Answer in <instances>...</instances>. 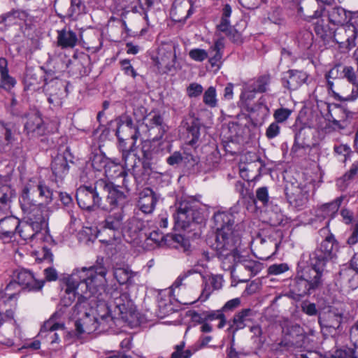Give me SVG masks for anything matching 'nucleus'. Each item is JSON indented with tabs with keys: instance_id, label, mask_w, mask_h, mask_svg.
<instances>
[{
	"instance_id": "aec40b11",
	"label": "nucleus",
	"mask_w": 358,
	"mask_h": 358,
	"mask_svg": "<svg viewBox=\"0 0 358 358\" xmlns=\"http://www.w3.org/2000/svg\"><path fill=\"white\" fill-rule=\"evenodd\" d=\"M342 320L343 314L335 310L323 312L319 316V323L324 334L336 332L340 327Z\"/></svg>"
},
{
	"instance_id": "c03bdc74",
	"label": "nucleus",
	"mask_w": 358,
	"mask_h": 358,
	"mask_svg": "<svg viewBox=\"0 0 358 358\" xmlns=\"http://www.w3.org/2000/svg\"><path fill=\"white\" fill-rule=\"evenodd\" d=\"M20 12L17 10L8 12L0 16V30L5 31L8 27L18 22Z\"/></svg>"
},
{
	"instance_id": "a878e982",
	"label": "nucleus",
	"mask_w": 358,
	"mask_h": 358,
	"mask_svg": "<svg viewBox=\"0 0 358 358\" xmlns=\"http://www.w3.org/2000/svg\"><path fill=\"white\" fill-rule=\"evenodd\" d=\"M20 220L13 216L0 220V239L4 243H10L17 233Z\"/></svg>"
},
{
	"instance_id": "9d476101",
	"label": "nucleus",
	"mask_w": 358,
	"mask_h": 358,
	"mask_svg": "<svg viewBox=\"0 0 358 358\" xmlns=\"http://www.w3.org/2000/svg\"><path fill=\"white\" fill-rule=\"evenodd\" d=\"M63 314L64 310L61 308L56 311L51 317L43 324L38 335V337L40 338L43 343L55 344L59 342V336L55 331L63 329L64 327L63 322L57 321Z\"/></svg>"
},
{
	"instance_id": "052dcab7",
	"label": "nucleus",
	"mask_w": 358,
	"mask_h": 358,
	"mask_svg": "<svg viewBox=\"0 0 358 358\" xmlns=\"http://www.w3.org/2000/svg\"><path fill=\"white\" fill-rule=\"evenodd\" d=\"M292 113V110L289 108H280L274 111L273 117L276 122L282 123L285 122L289 117Z\"/></svg>"
},
{
	"instance_id": "09e8293b",
	"label": "nucleus",
	"mask_w": 358,
	"mask_h": 358,
	"mask_svg": "<svg viewBox=\"0 0 358 358\" xmlns=\"http://www.w3.org/2000/svg\"><path fill=\"white\" fill-rule=\"evenodd\" d=\"M196 273L194 269L188 270L183 273L180 274L175 280L171 286V290L173 294L179 295L180 292L185 288V285L183 284V281L189 275Z\"/></svg>"
},
{
	"instance_id": "680f3d73",
	"label": "nucleus",
	"mask_w": 358,
	"mask_h": 358,
	"mask_svg": "<svg viewBox=\"0 0 358 358\" xmlns=\"http://www.w3.org/2000/svg\"><path fill=\"white\" fill-rule=\"evenodd\" d=\"M252 107L256 108L255 112H250L251 113H257V116L264 117L269 114V108L264 102L263 97L260 98L257 104L252 105Z\"/></svg>"
},
{
	"instance_id": "37998d69",
	"label": "nucleus",
	"mask_w": 358,
	"mask_h": 358,
	"mask_svg": "<svg viewBox=\"0 0 358 358\" xmlns=\"http://www.w3.org/2000/svg\"><path fill=\"white\" fill-rule=\"evenodd\" d=\"M329 20L334 24H343L348 20L346 10L341 6H335L328 10Z\"/></svg>"
},
{
	"instance_id": "a18cd8bd",
	"label": "nucleus",
	"mask_w": 358,
	"mask_h": 358,
	"mask_svg": "<svg viewBox=\"0 0 358 358\" xmlns=\"http://www.w3.org/2000/svg\"><path fill=\"white\" fill-rule=\"evenodd\" d=\"M15 196V190L8 185L0 186V208L10 206L12 198Z\"/></svg>"
},
{
	"instance_id": "58836bf2",
	"label": "nucleus",
	"mask_w": 358,
	"mask_h": 358,
	"mask_svg": "<svg viewBox=\"0 0 358 358\" xmlns=\"http://www.w3.org/2000/svg\"><path fill=\"white\" fill-rule=\"evenodd\" d=\"M339 275L341 280L349 288L355 289L358 287V273L352 268L342 269Z\"/></svg>"
},
{
	"instance_id": "1a4fd4ad",
	"label": "nucleus",
	"mask_w": 358,
	"mask_h": 358,
	"mask_svg": "<svg viewBox=\"0 0 358 358\" xmlns=\"http://www.w3.org/2000/svg\"><path fill=\"white\" fill-rule=\"evenodd\" d=\"M124 212L121 210H118L106 217L103 222L102 233L107 234L109 238L101 239V242L111 244L113 241L121 239L124 233Z\"/></svg>"
},
{
	"instance_id": "a19ab883",
	"label": "nucleus",
	"mask_w": 358,
	"mask_h": 358,
	"mask_svg": "<svg viewBox=\"0 0 358 358\" xmlns=\"http://www.w3.org/2000/svg\"><path fill=\"white\" fill-rule=\"evenodd\" d=\"M255 92H257L255 91L250 85H247L241 95V104L248 112H255L256 110V108L252 107L251 103V101L255 97Z\"/></svg>"
},
{
	"instance_id": "bb28decb",
	"label": "nucleus",
	"mask_w": 358,
	"mask_h": 358,
	"mask_svg": "<svg viewBox=\"0 0 358 358\" xmlns=\"http://www.w3.org/2000/svg\"><path fill=\"white\" fill-rule=\"evenodd\" d=\"M113 276L120 285H125L127 287H130L135 285L139 280L140 273L133 271L126 266L114 268Z\"/></svg>"
},
{
	"instance_id": "6e6552de",
	"label": "nucleus",
	"mask_w": 358,
	"mask_h": 358,
	"mask_svg": "<svg viewBox=\"0 0 358 358\" xmlns=\"http://www.w3.org/2000/svg\"><path fill=\"white\" fill-rule=\"evenodd\" d=\"M122 158L124 162L123 164H121L116 159H110L108 165L104 171L105 176L108 179H116L122 176L125 175L127 170L131 173L132 177L134 178L137 183L141 182L140 176L142 171V167L140 158L138 157V163L134 160L130 161V166H127L122 157Z\"/></svg>"
},
{
	"instance_id": "49530a36",
	"label": "nucleus",
	"mask_w": 358,
	"mask_h": 358,
	"mask_svg": "<svg viewBox=\"0 0 358 358\" xmlns=\"http://www.w3.org/2000/svg\"><path fill=\"white\" fill-rule=\"evenodd\" d=\"M99 233L101 232L96 227H84L78 232V237L80 241L87 243L93 242L98 237Z\"/></svg>"
},
{
	"instance_id": "39448f33",
	"label": "nucleus",
	"mask_w": 358,
	"mask_h": 358,
	"mask_svg": "<svg viewBox=\"0 0 358 358\" xmlns=\"http://www.w3.org/2000/svg\"><path fill=\"white\" fill-rule=\"evenodd\" d=\"M22 211L26 217L24 221H20L17 234L26 241H43L44 238L43 231L48 225L47 215L31 209Z\"/></svg>"
},
{
	"instance_id": "a211bd4d",
	"label": "nucleus",
	"mask_w": 358,
	"mask_h": 358,
	"mask_svg": "<svg viewBox=\"0 0 358 358\" xmlns=\"http://www.w3.org/2000/svg\"><path fill=\"white\" fill-rule=\"evenodd\" d=\"M171 148V145L169 141H143L141 150L145 159L154 160L170 152Z\"/></svg>"
},
{
	"instance_id": "b1692460",
	"label": "nucleus",
	"mask_w": 358,
	"mask_h": 358,
	"mask_svg": "<svg viewBox=\"0 0 358 358\" xmlns=\"http://www.w3.org/2000/svg\"><path fill=\"white\" fill-rule=\"evenodd\" d=\"M24 131L29 138H35L44 134L45 127L38 112H33L27 115Z\"/></svg>"
},
{
	"instance_id": "f8f14e48",
	"label": "nucleus",
	"mask_w": 358,
	"mask_h": 358,
	"mask_svg": "<svg viewBox=\"0 0 358 358\" xmlns=\"http://www.w3.org/2000/svg\"><path fill=\"white\" fill-rule=\"evenodd\" d=\"M176 52L171 47H160L157 55L152 58L159 73L167 74L176 71Z\"/></svg>"
},
{
	"instance_id": "4468645a",
	"label": "nucleus",
	"mask_w": 358,
	"mask_h": 358,
	"mask_svg": "<svg viewBox=\"0 0 358 358\" xmlns=\"http://www.w3.org/2000/svg\"><path fill=\"white\" fill-rule=\"evenodd\" d=\"M334 238L328 236L320 243L310 256V264L315 266L324 268L327 262L334 257Z\"/></svg>"
},
{
	"instance_id": "8fccbe9b",
	"label": "nucleus",
	"mask_w": 358,
	"mask_h": 358,
	"mask_svg": "<svg viewBox=\"0 0 358 358\" xmlns=\"http://www.w3.org/2000/svg\"><path fill=\"white\" fill-rule=\"evenodd\" d=\"M168 127L166 124L157 127H150L146 129L144 131L145 136L147 138H151L152 141L161 142L160 140L163 138L164 134L167 131Z\"/></svg>"
},
{
	"instance_id": "864d4df0",
	"label": "nucleus",
	"mask_w": 358,
	"mask_h": 358,
	"mask_svg": "<svg viewBox=\"0 0 358 358\" xmlns=\"http://www.w3.org/2000/svg\"><path fill=\"white\" fill-rule=\"evenodd\" d=\"M204 319L207 321L219 320L218 328L224 326V307L216 310H210L203 313Z\"/></svg>"
},
{
	"instance_id": "6ab92c4d",
	"label": "nucleus",
	"mask_w": 358,
	"mask_h": 358,
	"mask_svg": "<svg viewBox=\"0 0 358 358\" xmlns=\"http://www.w3.org/2000/svg\"><path fill=\"white\" fill-rule=\"evenodd\" d=\"M43 92L48 97V103L54 107H59L62 104L66 89L63 83L57 79L45 81Z\"/></svg>"
},
{
	"instance_id": "cd10ccee",
	"label": "nucleus",
	"mask_w": 358,
	"mask_h": 358,
	"mask_svg": "<svg viewBox=\"0 0 358 358\" xmlns=\"http://www.w3.org/2000/svg\"><path fill=\"white\" fill-rule=\"evenodd\" d=\"M159 196L150 188H145L139 193L138 206L145 214L152 213L158 201Z\"/></svg>"
},
{
	"instance_id": "79ce46f5",
	"label": "nucleus",
	"mask_w": 358,
	"mask_h": 358,
	"mask_svg": "<svg viewBox=\"0 0 358 358\" xmlns=\"http://www.w3.org/2000/svg\"><path fill=\"white\" fill-rule=\"evenodd\" d=\"M343 66L341 64L335 65L332 67L326 74L325 78L327 82L328 90H333V88L336 86L332 80H343Z\"/></svg>"
},
{
	"instance_id": "603ef678",
	"label": "nucleus",
	"mask_w": 358,
	"mask_h": 358,
	"mask_svg": "<svg viewBox=\"0 0 358 358\" xmlns=\"http://www.w3.org/2000/svg\"><path fill=\"white\" fill-rule=\"evenodd\" d=\"M346 79L351 85H358V69L357 71L351 66H343V80Z\"/></svg>"
},
{
	"instance_id": "e2e57ef3",
	"label": "nucleus",
	"mask_w": 358,
	"mask_h": 358,
	"mask_svg": "<svg viewBox=\"0 0 358 358\" xmlns=\"http://www.w3.org/2000/svg\"><path fill=\"white\" fill-rule=\"evenodd\" d=\"M0 73L1 80L3 85L8 87H13L15 85L16 82L15 79L10 77L8 74L7 66L1 69Z\"/></svg>"
},
{
	"instance_id": "5701e85b",
	"label": "nucleus",
	"mask_w": 358,
	"mask_h": 358,
	"mask_svg": "<svg viewBox=\"0 0 358 358\" xmlns=\"http://www.w3.org/2000/svg\"><path fill=\"white\" fill-rule=\"evenodd\" d=\"M17 130L14 124L2 123L0 129V152L10 150L17 141Z\"/></svg>"
},
{
	"instance_id": "f3484780",
	"label": "nucleus",
	"mask_w": 358,
	"mask_h": 358,
	"mask_svg": "<svg viewBox=\"0 0 358 358\" xmlns=\"http://www.w3.org/2000/svg\"><path fill=\"white\" fill-rule=\"evenodd\" d=\"M285 191L287 200L292 206L301 208L307 204L310 190L306 185L292 183L286 187Z\"/></svg>"
},
{
	"instance_id": "6e6d98bb",
	"label": "nucleus",
	"mask_w": 358,
	"mask_h": 358,
	"mask_svg": "<svg viewBox=\"0 0 358 358\" xmlns=\"http://www.w3.org/2000/svg\"><path fill=\"white\" fill-rule=\"evenodd\" d=\"M225 36L234 43H239L242 42L241 32L234 27L229 25V22L227 19H225Z\"/></svg>"
},
{
	"instance_id": "2f4dec72",
	"label": "nucleus",
	"mask_w": 358,
	"mask_h": 358,
	"mask_svg": "<svg viewBox=\"0 0 358 358\" xmlns=\"http://www.w3.org/2000/svg\"><path fill=\"white\" fill-rule=\"evenodd\" d=\"M283 78V86L289 90H296L307 80L308 75L303 71L289 70Z\"/></svg>"
},
{
	"instance_id": "774afa93",
	"label": "nucleus",
	"mask_w": 358,
	"mask_h": 358,
	"mask_svg": "<svg viewBox=\"0 0 358 358\" xmlns=\"http://www.w3.org/2000/svg\"><path fill=\"white\" fill-rule=\"evenodd\" d=\"M203 87L196 83H191L187 88V93L189 97H197L203 92Z\"/></svg>"
},
{
	"instance_id": "ddd939ff",
	"label": "nucleus",
	"mask_w": 358,
	"mask_h": 358,
	"mask_svg": "<svg viewBox=\"0 0 358 358\" xmlns=\"http://www.w3.org/2000/svg\"><path fill=\"white\" fill-rule=\"evenodd\" d=\"M149 238L158 245H166L169 248H174L182 250L184 252L189 250L190 243L188 239L180 234L164 235L158 231H154L150 234Z\"/></svg>"
},
{
	"instance_id": "393cba45",
	"label": "nucleus",
	"mask_w": 358,
	"mask_h": 358,
	"mask_svg": "<svg viewBox=\"0 0 358 358\" xmlns=\"http://www.w3.org/2000/svg\"><path fill=\"white\" fill-rule=\"evenodd\" d=\"M145 227V222L136 217L129 219L124 224V233L122 237L128 243H138L141 238V232Z\"/></svg>"
},
{
	"instance_id": "2eb2a0df",
	"label": "nucleus",
	"mask_w": 358,
	"mask_h": 358,
	"mask_svg": "<svg viewBox=\"0 0 358 358\" xmlns=\"http://www.w3.org/2000/svg\"><path fill=\"white\" fill-rule=\"evenodd\" d=\"M107 187L103 190V196L106 195V203L108 206L102 207L106 210L117 209L123 210L122 208L127 202V196L120 189V187L115 185L113 182L106 179Z\"/></svg>"
},
{
	"instance_id": "0e129e2a",
	"label": "nucleus",
	"mask_w": 358,
	"mask_h": 358,
	"mask_svg": "<svg viewBox=\"0 0 358 358\" xmlns=\"http://www.w3.org/2000/svg\"><path fill=\"white\" fill-rule=\"evenodd\" d=\"M241 266L250 272L249 278L255 275L260 271L259 264L254 261H245Z\"/></svg>"
},
{
	"instance_id": "4be33fe9",
	"label": "nucleus",
	"mask_w": 358,
	"mask_h": 358,
	"mask_svg": "<svg viewBox=\"0 0 358 358\" xmlns=\"http://www.w3.org/2000/svg\"><path fill=\"white\" fill-rule=\"evenodd\" d=\"M14 278L20 285L29 291H39L44 285V281L36 279L33 273L28 269H17L14 272Z\"/></svg>"
},
{
	"instance_id": "c756f323",
	"label": "nucleus",
	"mask_w": 358,
	"mask_h": 358,
	"mask_svg": "<svg viewBox=\"0 0 358 358\" xmlns=\"http://www.w3.org/2000/svg\"><path fill=\"white\" fill-rule=\"evenodd\" d=\"M181 124L187 131V144L195 146L200 137L201 124L199 120L189 117L184 119Z\"/></svg>"
},
{
	"instance_id": "13d9d810",
	"label": "nucleus",
	"mask_w": 358,
	"mask_h": 358,
	"mask_svg": "<svg viewBox=\"0 0 358 358\" xmlns=\"http://www.w3.org/2000/svg\"><path fill=\"white\" fill-rule=\"evenodd\" d=\"M189 57L195 62H202L208 57V52L204 49L193 48L189 50Z\"/></svg>"
},
{
	"instance_id": "7c9ffc66",
	"label": "nucleus",
	"mask_w": 358,
	"mask_h": 358,
	"mask_svg": "<svg viewBox=\"0 0 358 358\" xmlns=\"http://www.w3.org/2000/svg\"><path fill=\"white\" fill-rule=\"evenodd\" d=\"M335 36L338 43H346V48L351 49L356 45L357 29L352 24H348L340 29Z\"/></svg>"
},
{
	"instance_id": "423d86ee",
	"label": "nucleus",
	"mask_w": 358,
	"mask_h": 358,
	"mask_svg": "<svg viewBox=\"0 0 358 358\" xmlns=\"http://www.w3.org/2000/svg\"><path fill=\"white\" fill-rule=\"evenodd\" d=\"M107 187L106 179H99L94 185H81L76 190V200L79 207L88 211L101 207L103 190Z\"/></svg>"
},
{
	"instance_id": "f704fd0d",
	"label": "nucleus",
	"mask_w": 358,
	"mask_h": 358,
	"mask_svg": "<svg viewBox=\"0 0 358 358\" xmlns=\"http://www.w3.org/2000/svg\"><path fill=\"white\" fill-rule=\"evenodd\" d=\"M255 315L254 311L250 308H245L236 313L233 318L232 324L229 329L236 331L243 329L247 324L251 322L252 317Z\"/></svg>"
},
{
	"instance_id": "338daca9",
	"label": "nucleus",
	"mask_w": 358,
	"mask_h": 358,
	"mask_svg": "<svg viewBox=\"0 0 358 358\" xmlns=\"http://www.w3.org/2000/svg\"><path fill=\"white\" fill-rule=\"evenodd\" d=\"M289 270V266L285 263L275 264L271 265L268 268V273L271 275H280Z\"/></svg>"
},
{
	"instance_id": "c9c22d12",
	"label": "nucleus",
	"mask_w": 358,
	"mask_h": 358,
	"mask_svg": "<svg viewBox=\"0 0 358 358\" xmlns=\"http://www.w3.org/2000/svg\"><path fill=\"white\" fill-rule=\"evenodd\" d=\"M225 239H227V245H231L234 248L231 249V252L225 257V258H233V260L236 262H241L242 261V256L240 255L239 251L237 248L241 243V234L238 230H234L227 237L225 236Z\"/></svg>"
},
{
	"instance_id": "dca6fc26",
	"label": "nucleus",
	"mask_w": 358,
	"mask_h": 358,
	"mask_svg": "<svg viewBox=\"0 0 358 358\" xmlns=\"http://www.w3.org/2000/svg\"><path fill=\"white\" fill-rule=\"evenodd\" d=\"M303 336L302 334L296 335L294 338L292 335H286L279 343H275L271 345L270 351L274 355L287 356L289 353H293L297 348L303 345Z\"/></svg>"
},
{
	"instance_id": "69168bd1",
	"label": "nucleus",
	"mask_w": 358,
	"mask_h": 358,
	"mask_svg": "<svg viewBox=\"0 0 358 358\" xmlns=\"http://www.w3.org/2000/svg\"><path fill=\"white\" fill-rule=\"evenodd\" d=\"M219 163L217 157L213 155L208 156L206 162L204 163L203 171L204 172H209L215 170L218 167Z\"/></svg>"
},
{
	"instance_id": "412c9836",
	"label": "nucleus",
	"mask_w": 358,
	"mask_h": 358,
	"mask_svg": "<svg viewBox=\"0 0 358 358\" xmlns=\"http://www.w3.org/2000/svg\"><path fill=\"white\" fill-rule=\"evenodd\" d=\"M331 92L335 99L341 101H352L358 97V85H351L345 80H338Z\"/></svg>"
},
{
	"instance_id": "4d7b16f0",
	"label": "nucleus",
	"mask_w": 358,
	"mask_h": 358,
	"mask_svg": "<svg viewBox=\"0 0 358 358\" xmlns=\"http://www.w3.org/2000/svg\"><path fill=\"white\" fill-rule=\"evenodd\" d=\"M185 343L182 341L175 346V351L171 354V358H190L193 355L190 350H184Z\"/></svg>"
},
{
	"instance_id": "e433bc0d",
	"label": "nucleus",
	"mask_w": 358,
	"mask_h": 358,
	"mask_svg": "<svg viewBox=\"0 0 358 358\" xmlns=\"http://www.w3.org/2000/svg\"><path fill=\"white\" fill-rule=\"evenodd\" d=\"M52 173L56 178L62 180L69 172V166L67 159L62 155H57L52 162Z\"/></svg>"
},
{
	"instance_id": "3c124183",
	"label": "nucleus",
	"mask_w": 358,
	"mask_h": 358,
	"mask_svg": "<svg viewBox=\"0 0 358 358\" xmlns=\"http://www.w3.org/2000/svg\"><path fill=\"white\" fill-rule=\"evenodd\" d=\"M271 83V76L268 74L259 76L253 84L250 85L257 92L263 93L268 90Z\"/></svg>"
},
{
	"instance_id": "473e14b6",
	"label": "nucleus",
	"mask_w": 358,
	"mask_h": 358,
	"mask_svg": "<svg viewBox=\"0 0 358 358\" xmlns=\"http://www.w3.org/2000/svg\"><path fill=\"white\" fill-rule=\"evenodd\" d=\"M224 48V38L222 37L217 39L214 44L211 45L208 51V62L213 71H217L222 66V50Z\"/></svg>"
},
{
	"instance_id": "f03ea898",
	"label": "nucleus",
	"mask_w": 358,
	"mask_h": 358,
	"mask_svg": "<svg viewBox=\"0 0 358 358\" xmlns=\"http://www.w3.org/2000/svg\"><path fill=\"white\" fill-rule=\"evenodd\" d=\"M116 136L119 141V150L122 152L127 166H130V161L137 163L138 156L135 153L136 141L141 137L138 121L135 123L131 116L123 114L117 120Z\"/></svg>"
},
{
	"instance_id": "20e7f679",
	"label": "nucleus",
	"mask_w": 358,
	"mask_h": 358,
	"mask_svg": "<svg viewBox=\"0 0 358 358\" xmlns=\"http://www.w3.org/2000/svg\"><path fill=\"white\" fill-rule=\"evenodd\" d=\"M324 268L310 266L299 269L294 279L292 292L299 296L309 295L322 285Z\"/></svg>"
},
{
	"instance_id": "ea45409f",
	"label": "nucleus",
	"mask_w": 358,
	"mask_h": 358,
	"mask_svg": "<svg viewBox=\"0 0 358 358\" xmlns=\"http://www.w3.org/2000/svg\"><path fill=\"white\" fill-rule=\"evenodd\" d=\"M80 4V0H57L55 1V6L69 17H72L79 11Z\"/></svg>"
},
{
	"instance_id": "c85d7f7f",
	"label": "nucleus",
	"mask_w": 358,
	"mask_h": 358,
	"mask_svg": "<svg viewBox=\"0 0 358 358\" xmlns=\"http://www.w3.org/2000/svg\"><path fill=\"white\" fill-rule=\"evenodd\" d=\"M324 9L315 0L304 1L298 8V13L310 22L322 16Z\"/></svg>"
},
{
	"instance_id": "0eeeda50",
	"label": "nucleus",
	"mask_w": 358,
	"mask_h": 358,
	"mask_svg": "<svg viewBox=\"0 0 358 358\" xmlns=\"http://www.w3.org/2000/svg\"><path fill=\"white\" fill-rule=\"evenodd\" d=\"M173 217L176 227L182 229H186L192 222L203 224L206 220L205 213L196 208L195 202L187 199L181 200Z\"/></svg>"
},
{
	"instance_id": "de8ad7c7",
	"label": "nucleus",
	"mask_w": 358,
	"mask_h": 358,
	"mask_svg": "<svg viewBox=\"0 0 358 358\" xmlns=\"http://www.w3.org/2000/svg\"><path fill=\"white\" fill-rule=\"evenodd\" d=\"M110 159L103 153L94 154L91 158L92 166L96 171H105Z\"/></svg>"
},
{
	"instance_id": "5fc2aeb1",
	"label": "nucleus",
	"mask_w": 358,
	"mask_h": 358,
	"mask_svg": "<svg viewBox=\"0 0 358 358\" xmlns=\"http://www.w3.org/2000/svg\"><path fill=\"white\" fill-rule=\"evenodd\" d=\"M145 121V129H148L150 127H160L162 124H164V120L162 116L158 113L150 114L147 117L143 118Z\"/></svg>"
},
{
	"instance_id": "72a5a7b5",
	"label": "nucleus",
	"mask_w": 358,
	"mask_h": 358,
	"mask_svg": "<svg viewBox=\"0 0 358 358\" xmlns=\"http://www.w3.org/2000/svg\"><path fill=\"white\" fill-rule=\"evenodd\" d=\"M57 45L62 49L73 48L78 42L77 34L67 28L57 31Z\"/></svg>"
},
{
	"instance_id": "9b49d317",
	"label": "nucleus",
	"mask_w": 358,
	"mask_h": 358,
	"mask_svg": "<svg viewBox=\"0 0 358 358\" xmlns=\"http://www.w3.org/2000/svg\"><path fill=\"white\" fill-rule=\"evenodd\" d=\"M212 228L215 230V235L209 239V243L215 255L221 260L224 252V211L218 210L214 212L212 219Z\"/></svg>"
},
{
	"instance_id": "4c0bfd02",
	"label": "nucleus",
	"mask_w": 358,
	"mask_h": 358,
	"mask_svg": "<svg viewBox=\"0 0 358 358\" xmlns=\"http://www.w3.org/2000/svg\"><path fill=\"white\" fill-rule=\"evenodd\" d=\"M343 200V196H340L331 202L322 204L317 209V215L324 218L334 217L337 213Z\"/></svg>"
},
{
	"instance_id": "bf43d9fd",
	"label": "nucleus",
	"mask_w": 358,
	"mask_h": 358,
	"mask_svg": "<svg viewBox=\"0 0 358 358\" xmlns=\"http://www.w3.org/2000/svg\"><path fill=\"white\" fill-rule=\"evenodd\" d=\"M203 102L210 107H215L217 104L216 90L213 87H210L203 94Z\"/></svg>"
},
{
	"instance_id": "7ed1b4c3",
	"label": "nucleus",
	"mask_w": 358,
	"mask_h": 358,
	"mask_svg": "<svg viewBox=\"0 0 358 358\" xmlns=\"http://www.w3.org/2000/svg\"><path fill=\"white\" fill-rule=\"evenodd\" d=\"M53 191L41 178H33L23 188L19 199L22 210H34L43 213V204H50L52 201Z\"/></svg>"
},
{
	"instance_id": "f257e3e1",
	"label": "nucleus",
	"mask_w": 358,
	"mask_h": 358,
	"mask_svg": "<svg viewBox=\"0 0 358 358\" xmlns=\"http://www.w3.org/2000/svg\"><path fill=\"white\" fill-rule=\"evenodd\" d=\"M106 268L103 266L75 270L66 280L61 304L68 307L77 298L72 315L77 317L75 334L101 333L122 320L130 327H138L143 318L129 294L117 288L105 289Z\"/></svg>"
}]
</instances>
